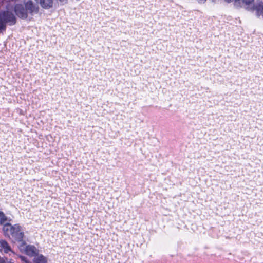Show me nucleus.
<instances>
[{
  "label": "nucleus",
  "mask_w": 263,
  "mask_h": 263,
  "mask_svg": "<svg viewBox=\"0 0 263 263\" xmlns=\"http://www.w3.org/2000/svg\"><path fill=\"white\" fill-rule=\"evenodd\" d=\"M3 231L5 235L11 236L16 241L21 242V244L24 242V232L19 224L12 225L9 223H6L3 226Z\"/></svg>",
  "instance_id": "nucleus-1"
},
{
  "label": "nucleus",
  "mask_w": 263,
  "mask_h": 263,
  "mask_svg": "<svg viewBox=\"0 0 263 263\" xmlns=\"http://www.w3.org/2000/svg\"><path fill=\"white\" fill-rule=\"evenodd\" d=\"M16 15L20 18H26L28 13L37 12L38 7L34 5L32 1L28 0L23 4H18L15 7Z\"/></svg>",
  "instance_id": "nucleus-2"
},
{
  "label": "nucleus",
  "mask_w": 263,
  "mask_h": 263,
  "mask_svg": "<svg viewBox=\"0 0 263 263\" xmlns=\"http://www.w3.org/2000/svg\"><path fill=\"white\" fill-rule=\"evenodd\" d=\"M20 251L30 256H35L39 254V250L34 246L27 245L22 242L19 246Z\"/></svg>",
  "instance_id": "nucleus-3"
},
{
  "label": "nucleus",
  "mask_w": 263,
  "mask_h": 263,
  "mask_svg": "<svg viewBox=\"0 0 263 263\" xmlns=\"http://www.w3.org/2000/svg\"><path fill=\"white\" fill-rule=\"evenodd\" d=\"M0 252L5 254L10 253V256L12 257L16 256L9 243L4 239H0Z\"/></svg>",
  "instance_id": "nucleus-4"
},
{
  "label": "nucleus",
  "mask_w": 263,
  "mask_h": 263,
  "mask_svg": "<svg viewBox=\"0 0 263 263\" xmlns=\"http://www.w3.org/2000/svg\"><path fill=\"white\" fill-rule=\"evenodd\" d=\"M253 2L251 3V4L250 6V8L248 9V10H256L257 14L258 15H262L263 16V4H259L258 6H256L255 7L253 5Z\"/></svg>",
  "instance_id": "nucleus-5"
},
{
  "label": "nucleus",
  "mask_w": 263,
  "mask_h": 263,
  "mask_svg": "<svg viewBox=\"0 0 263 263\" xmlns=\"http://www.w3.org/2000/svg\"><path fill=\"white\" fill-rule=\"evenodd\" d=\"M33 263H47V259L42 254H38L34 257Z\"/></svg>",
  "instance_id": "nucleus-6"
},
{
  "label": "nucleus",
  "mask_w": 263,
  "mask_h": 263,
  "mask_svg": "<svg viewBox=\"0 0 263 263\" xmlns=\"http://www.w3.org/2000/svg\"><path fill=\"white\" fill-rule=\"evenodd\" d=\"M37 2L40 3V5L45 8H48L52 5V0H35Z\"/></svg>",
  "instance_id": "nucleus-7"
},
{
  "label": "nucleus",
  "mask_w": 263,
  "mask_h": 263,
  "mask_svg": "<svg viewBox=\"0 0 263 263\" xmlns=\"http://www.w3.org/2000/svg\"><path fill=\"white\" fill-rule=\"evenodd\" d=\"M7 220L5 215L2 212H0V224H4Z\"/></svg>",
  "instance_id": "nucleus-8"
},
{
  "label": "nucleus",
  "mask_w": 263,
  "mask_h": 263,
  "mask_svg": "<svg viewBox=\"0 0 263 263\" xmlns=\"http://www.w3.org/2000/svg\"><path fill=\"white\" fill-rule=\"evenodd\" d=\"M0 263H12L11 260H8L7 258L2 257L0 256Z\"/></svg>",
  "instance_id": "nucleus-9"
},
{
  "label": "nucleus",
  "mask_w": 263,
  "mask_h": 263,
  "mask_svg": "<svg viewBox=\"0 0 263 263\" xmlns=\"http://www.w3.org/2000/svg\"><path fill=\"white\" fill-rule=\"evenodd\" d=\"M22 261H24L26 263H28L27 261H26V258L24 256H18Z\"/></svg>",
  "instance_id": "nucleus-10"
},
{
  "label": "nucleus",
  "mask_w": 263,
  "mask_h": 263,
  "mask_svg": "<svg viewBox=\"0 0 263 263\" xmlns=\"http://www.w3.org/2000/svg\"><path fill=\"white\" fill-rule=\"evenodd\" d=\"M206 0H198L200 3H204Z\"/></svg>",
  "instance_id": "nucleus-11"
}]
</instances>
